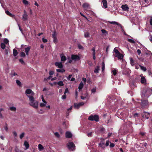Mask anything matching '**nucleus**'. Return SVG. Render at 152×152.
I'll list each match as a JSON object with an SVG mask.
<instances>
[{"instance_id": "obj_63", "label": "nucleus", "mask_w": 152, "mask_h": 152, "mask_svg": "<svg viewBox=\"0 0 152 152\" xmlns=\"http://www.w3.org/2000/svg\"><path fill=\"white\" fill-rule=\"evenodd\" d=\"M78 47L80 49H83V47L80 45L79 44L78 45Z\"/></svg>"}, {"instance_id": "obj_46", "label": "nucleus", "mask_w": 152, "mask_h": 152, "mask_svg": "<svg viewBox=\"0 0 152 152\" xmlns=\"http://www.w3.org/2000/svg\"><path fill=\"white\" fill-rule=\"evenodd\" d=\"M4 44H7L9 42V40L7 39H4Z\"/></svg>"}, {"instance_id": "obj_39", "label": "nucleus", "mask_w": 152, "mask_h": 152, "mask_svg": "<svg viewBox=\"0 0 152 152\" xmlns=\"http://www.w3.org/2000/svg\"><path fill=\"white\" fill-rule=\"evenodd\" d=\"M10 75H11L12 77H13V76L17 75V74L15 72H12L10 73Z\"/></svg>"}, {"instance_id": "obj_30", "label": "nucleus", "mask_w": 152, "mask_h": 152, "mask_svg": "<svg viewBox=\"0 0 152 152\" xmlns=\"http://www.w3.org/2000/svg\"><path fill=\"white\" fill-rule=\"evenodd\" d=\"M38 147L39 150V151H41L43 150L44 148L43 147L41 144H39L38 145Z\"/></svg>"}, {"instance_id": "obj_59", "label": "nucleus", "mask_w": 152, "mask_h": 152, "mask_svg": "<svg viewBox=\"0 0 152 152\" xmlns=\"http://www.w3.org/2000/svg\"><path fill=\"white\" fill-rule=\"evenodd\" d=\"M53 38H56V32L55 31L54 32L53 34L52 35Z\"/></svg>"}, {"instance_id": "obj_5", "label": "nucleus", "mask_w": 152, "mask_h": 152, "mask_svg": "<svg viewBox=\"0 0 152 152\" xmlns=\"http://www.w3.org/2000/svg\"><path fill=\"white\" fill-rule=\"evenodd\" d=\"M67 146L70 150L73 151L75 149V145L72 142H69Z\"/></svg>"}, {"instance_id": "obj_47", "label": "nucleus", "mask_w": 152, "mask_h": 152, "mask_svg": "<svg viewBox=\"0 0 152 152\" xmlns=\"http://www.w3.org/2000/svg\"><path fill=\"white\" fill-rule=\"evenodd\" d=\"M24 135L25 133L24 132H23L20 135V139H22L24 137Z\"/></svg>"}, {"instance_id": "obj_54", "label": "nucleus", "mask_w": 152, "mask_h": 152, "mask_svg": "<svg viewBox=\"0 0 152 152\" xmlns=\"http://www.w3.org/2000/svg\"><path fill=\"white\" fill-rule=\"evenodd\" d=\"M40 111H38V113H39L41 114H42L43 113H44V112L42 110L40 109Z\"/></svg>"}, {"instance_id": "obj_11", "label": "nucleus", "mask_w": 152, "mask_h": 152, "mask_svg": "<svg viewBox=\"0 0 152 152\" xmlns=\"http://www.w3.org/2000/svg\"><path fill=\"white\" fill-rule=\"evenodd\" d=\"M142 106L144 107L147 105L148 104V101L146 100H145L143 99L142 98L141 100Z\"/></svg>"}, {"instance_id": "obj_43", "label": "nucleus", "mask_w": 152, "mask_h": 152, "mask_svg": "<svg viewBox=\"0 0 152 152\" xmlns=\"http://www.w3.org/2000/svg\"><path fill=\"white\" fill-rule=\"evenodd\" d=\"M4 110L3 109L1 108L0 109V118H3L2 114L1 113V111Z\"/></svg>"}, {"instance_id": "obj_40", "label": "nucleus", "mask_w": 152, "mask_h": 152, "mask_svg": "<svg viewBox=\"0 0 152 152\" xmlns=\"http://www.w3.org/2000/svg\"><path fill=\"white\" fill-rule=\"evenodd\" d=\"M113 51L115 53L116 55H117V54H118L120 53L118 50L116 49L115 48H114Z\"/></svg>"}, {"instance_id": "obj_21", "label": "nucleus", "mask_w": 152, "mask_h": 152, "mask_svg": "<svg viewBox=\"0 0 152 152\" xmlns=\"http://www.w3.org/2000/svg\"><path fill=\"white\" fill-rule=\"evenodd\" d=\"M30 47H28L25 48V52H26V54L28 56V52L30 50Z\"/></svg>"}, {"instance_id": "obj_36", "label": "nucleus", "mask_w": 152, "mask_h": 152, "mask_svg": "<svg viewBox=\"0 0 152 152\" xmlns=\"http://www.w3.org/2000/svg\"><path fill=\"white\" fill-rule=\"evenodd\" d=\"M18 54V52L17 50L14 49L13 51V55L14 56H16Z\"/></svg>"}, {"instance_id": "obj_4", "label": "nucleus", "mask_w": 152, "mask_h": 152, "mask_svg": "<svg viewBox=\"0 0 152 152\" xmlns=\"http://www.w3.org/2000/svg\"><path fill=\"white\" fill-rule=\"evenodd\" d=\"M88 119L90 121H96L97 122L99 121V116L96 115H91L89 117Z\"/></svg>"}, {"instance_id": "obj_61", "label": "nucleus", "mask_w": 152, "mask_h": 152, "mask_svg": "<svg viewBox=\"0 0 152 152\" xmlns=\"http://www.w3.org/2000/svg\"><path fill=\"white\" fill-rule=\"evenodd\" d=\"M115 146V144L113 143H110V146L111 148Z\"/></svg>"}, {"instance_id": "obj_7", "label": "nucleus", "mask_w": 152, "mask_h": 152, "mask_svg": "<svg viewBox=\"0 0 152 152\" xmlns=\"http://www.w3.org/2000/svg\"><path fill=\"white\" fill-rule=\"evenodd\" d=\"M129 84L130 87L132 88H134L137 87L136 82H135L134 81H132V82H130Z\"/></svg>"}, {"instance_id": "obj_55", "label": "nucleus", "mask_w": 152, "mask_h": 152, "mask_svg": "<svg viewBox=\"0 0 152 152\" xmlns=\"http://www.w3.org/2000/svg\"><path fill=\"white\" fill-rule=\"evenodd\" d=\"M20 56L22 57H24L25 56V54L23 52H22L20 54Z\"/></svg>"}, {"instance_id": "obj_50", "label": "nucleus", "mask_w": 152, "mask_h": 152, "mask_svg": "<svg viewBox=\"0 0 152 152\" xmlns=\"http://www.w3.org/2000/svg\"><path fill=\"white\" fill-rule=\"evenodd\" d=\"M112 72L114 75H115L117 74V70L116 69H114L112 71Z\"/></svg>"}, {"instance_id": "obj_25", "label": "nucleus", "mask_w": 152, "mask_h": 152, "mask_svg": "<svg viewBox=\"0 0 152 152\" xmlns=\"http://www.w3.org/2000/svg\"><path fill=\"white\" fill-rule=\"evenodd\" d=\"M140 79V77L139 76H137L135 79L133 80L135 82L137 83L139 82Z\"/></svg>"}, {"instance_id": "obj_6", "label": "nucleus", "mask_w": 152, "mask_h": 152, "mask_svg": "<svg viewBox=\"0 0 152 152\" xmlns=\"http://www.w3.org/2000/svg\"><path fill=\"white\" fill-rule=\"evenodd\" d=\"M131 70L127 68L124 69L122 71L123 74L127 75H129L131 73Z\"/></svg>"}, {"instance_id": "obj_52", "label": "nucleus", "mask_w": 152, "mask_h": 152, "mask_svg": "<svg viewBox=\"0 0 152 152\" xmlns=\"http://www.w3.org/2000/svg\"><path fill=\"white\" fill-rule=\"evenodd\" d=\"M80 15L81 16H82L84 17L87 20H88V19L87 18L86 16H85L84 15H83V13H82L81 12H80Z\"/></svg>"}, {"instance_id": "obj_10", "label": "nucleus", "mask_w": 152, "mask_h": 152, "mask_svg": "<svg viewBox=\"0 0 152 152\" xmlns=\"http://www.w3.org/2000/svg\"><path fill=\"white\" fill-rule=\"evenodd\" d=\"M72 59L73 60H80V57L76 55H72L71 56Z\"/></svg>"}, {"instance_id": "obj_35", "label": "nucleus", "mask_w": 152, "mask_h": 152, "mask_svg": "<svg viewBox=\"0 0 152 152\" xmlns=\"http://www.w3.org/2000/svg\"><path fill=\"white\" fill-rule=\"evenodd\" d=\"M57 84L60 86H62L64 85V84L62 81H59L57 82Z\"/></svg>"}, {"instance_id": "obj_15", "label": "nucleus", "mask_w": 152, "mask_h": 152, "mask_svg": "<svg viewBox=\"0 0 152 152\" xmlns=\"http://www.w3.org/2000/svg\"><path fill=\"white\" fill-rule=\"evenodd\" d=\"M66 137V138H70L72 136V134L69 132H66L65 134Z\"/></svg>"}, {"instance_id": "obj_26", "label": "nucleus", "mask_w": 152, "mask_h": 152, "mask_svg": "<svg viewBox=\"0 0 152 152\" xmlns=\"http://www.w3.org/2000/svg\"><path fill=\"white\" fill-rule=\"evenodd\" d=\"M5 12L10 17H13L14 15L12 14H11L9 11L8 10H5Z\"/></svg>"}, {"instance_id": "obj_28", "label": "nucleus", "mask_w": 152, "mask_h": 152, "mask_svg": "<svg viewBox=\"0 0 152 152\" xmlns=\"http://www.w3.org/2000/svg\"><path fill=\"white\" fill-rule=\"evenodd\" d=\"M130 63L131 65L132 66H134V60L132 58H130Z\"/></svg>"}, {"instance_id": "obj_8", "label": "nucleus", "mask_w": 152, "mask_h": 152, "mask_svg": "<svg viewBox=\"0 0 152 152\" xmlns=\"http://www.w3.org/2000/svg\"><path fill=\"white\" fill-rule=\"evenodd\" d=\"M142 115V117H144L145 116V118L147 119H148L150 116V113L146 112H144Z\"/></svg>"}, {"instance_id": "obj_33", "label": "nucleus", "mask_w": 152, "mask_h": 152, "mask_svg": "<svg viewBox=\"0 0 152 152\" xmlns=\"http://www.w3.org/2000/svg\"><path fill=\"white\" fill-rule=\"evenodd\" d=\"M56 71L58 72H64L65 71V70L64 69H56Z\"/></svg>"}, {"instance_id": "obj_17", "label": "nucleus", "mask_w": 152, "mask_h": 152, "mask_svg": "<svg viewBox=\"0 0 152 152\" xmlns=\"http://www.w3.org/2000/svg\"><path fill=\"white\" fill-rule=\"evenodd\" d=\"M24 145L26 147L25 150H26L28 148L29 145L27 141H25Z\"/></svg>"}, {"instance_id": "obj_57", "label": "nucleus", "mask_w": 152, "mask_h": 152, "mask_svg": "<svg viewBox=\"0 0 152 152\" xmlns=\"http://www.w3.org/2000/svg\"><path fill=\"white\" fill-rule=\"evenodd\" d=\"M19 61L22 64L24 63V61L22 58L19 59Z\"/></svg>"}, {"instance_id": "obj_42", "label": "nucleus", "mask_w": 152, "mask_h": 152, "mask_svg": "<svg viewBox=\"0 0 152 152\" xmlns=\"http://www.w3.org/2000/svg\"><path fill=\"white\" fill-rule=\"evenodd\" d=\"M10 110L12 111H15L16 110V108L15 107H12L10 108Z\"/></svg>"}, {"instance_id": "obj_22", "label": "nucleus", "mask_w": 152, "mask_h": 152, "mask_svg": "<svg viewBox=\"0 0 152 152\" xmlns=\"http://www.w3.org/2000/svg\"><path fill=\"white\" fill-rule=\"evenodd\" d=\"M47 103L46 102H43V103L41 102L40 104V106L41 107H44L46 106V104Z\"/></svg>"}, {"instance_id": "obj_23", "label": "nucleus", "mask_w": 152, "mask_h": 152, "mask_svg": "<svg viewBox=\"0 0 152 152\" xmlns=\"http://www.w3.org/2000/svg\"><path fill=\"white\" fill-rule=\"evenodd\" d=\"M83 83L82 82H81L80 83L79 85V87H78V89H79V91H80V90H81V89H82L83 88Z\"/></svg>"}, {"instance_id": "obj_3", "label": "nucleus", "mask_w": 152, "mask_h": 152, "mask_svg": "<svg viewBox=\"0 0 152 152\" xmlns=\"http://www.w3.org/2000/svg\"><path fill=\"white\" fill-rule=\"evenodd\" d=\"M25 93L27 96L29 98L30 97H33L34 94V92L30 89H27Z\"/></svg>"}, {"instance_id": "obj_19", "label": "nucleus", "mask_w": 152, "mask_h": 152, "mask_svg": "<svg viewBox=\"0 0 152 152\" xmlns=\"http://www.w3.org/2000/svg\"><path fill=\"white\" fill-rule=\"evenodd\" d=\"M102 3L103 5V7L105 8L107 7V2L106 0H103L102 1Z\"/></svg>"}, {"instance_id": "obj_20", "label": "nucleus", "mask_w": 152, "mask_h": 152, "mask_svg": "<svg viewBox=\"0 0 152 152\" xmlns=\"http://www.w3.org/2000/svg\"><path fill=\"white\" fill-rule=\"evenodd\" d=\"M60 56L61 58V61H64L66 60V57L64 56L63 54H60Z\"/></svg>"}, {"instance_id": "obj_34", "label": "nucleus", "mask_w": 152, "mask_h": 152, "mask_svg": "<svg viewBox=\"0 0 152 152\" xmlns=\"http://www.w3.org/2000/svg\"><path fill=\"white\" fill-rule=\"evenodd\" d=\"M140 67L141 69L143 71L145 72L146 70V69L145 67H144L141 65H140Z\"/></svg>"}, {"instance_id": "obj_27", "label": "nucleus", "mask_w": 152, "mask_h": 152, "mask_svg": "<svg viewBox=\"0 0 152 152\" xmlns=\"http://www.w3.org/2000/svg\"><path fill=\"white\" fill-rule=\"evenodd\" d=\"M78 103H75L74 105V107L76 109H78L80 107Z\"/></svg>"}, {"instance_id": "obj_12", "label": "nucleus", "mask_w": 152, "mask_h": 152, "mask_svg": "<svg viewBox=\"0 0 152 152\" xmlns=\"http://www.w3.org/2000/svg\"><path fill=\"white\" fill-rule=\"evenodd\" d=\"M121 8L124 11H128L129 8L127 4L122 5L121 7Z\"/></svg>"}, {"instance_id": "obj_16", "label": "nucleus", "mask_w": 152, "mask_h": 152, "mask_svg": "<svg viewBox=\"0 0 152 152\" xmlns=\"http://www.w3.org/2000/svg\"><path fill=\"white\" fill-rule=\"evenodd\" d=\"M89 6V4L87 3H84L83 5V7L85 9H88Z\"/></svg>"}, {"instance_id": "obj_49", "label": "nucleus", "mask_w": 152, "mask_h": 152, "mask_svg": "<svg viewBox=\"0 0 152 152\" xmlns=\"http://www.w3.org/2000/svg\"><path fill=\"white\" fill-rule=\"evenodd\" d=\"M54 135L58 138L59 137H60V135L59 134L58 132H56L55 133Z\"/></svg>"}, {"instance_id": "obj_48", "label": "nucleus", "mask_w": 152, "mask_h": 152, "mask_svg": "<svg viewBox=\"0 0 152 152\" xmlns=\"http://www.w3.org/2000/svg\"><path fill=\"white\" fill-rule=\"evenodd\" d=\"M92 132H90L87 134V135L88 137H90L92 136Z\"/></svg>"}, {"instance_id": "obj_38", "label": "nucleus", "mask_w": 152, "mask_h": 152, "mask_svg": "<svg viewBox=\"0 0 152 152\" xmlns=\"http://www.w3.org/2000/svg\"><path fill=\"white\" fill-rule=\"evenodd\" d=\"M102 71H103L105 69V64L104 62H102Z\"/></svg>"}, {"instance_id": "obj_24", "label": "nucleus", "mask_w": 152, "mask_h": 152, "mask_svg": "<svg viewBox=\"0 0 152 152\" xmlns=\"http://www.w3.org/2000/svg\"><path fill=\"white\" fill-rule=\"evenodd\" d=\"M99 146L102 149L105 148L104 143V142H100L99 143Z\"/></svg>"}, {"instance_id": "obj_56", "label": "nucleus", "mask_w": 152, "mask_h": 152, "mask_svg": "<svg viewBox=\"0 0 152 152\" xmlns=\"http://www.w3.org/2000/svg\"><path fill=\"white\" fill-rule=\"evenodd\" d=\"M13 133L14 137H16L17 136V134L15 131H14L13 132Z\"/></svg>"}, {"instance_id": "obj_1", "label": "nucleus", "mask_w": 152, "mask_h": 152, "mask_svg": "<svg viewBox=\"0 0 152 152\" xmlns=\"http://www.w3.org/2000/svg\"><path fill=\"white\" fill-rule=\"evenodd\" d=\"M152 94V90L149 88H144L142 91L141 96L142 98L146 99Z\"/></svg>"}, {"instance_id": "obj_45", "label": "nucleus", "mask_w": 152, "mask_h": 152, "mask_svg": "<svg viewBox=\"0 0 152 152\" xmlns=\"http://www.w3.org/2000/svg\"><path fill=\"white\" fill-rule=\"evenodd\" d=\"M23 3L25 5L28 4V2L26 0H22Z\"/></svg>"}, {"instance_id": "obj_53", "label": "nucleus", "mask_w": 152, "mask_h": 152, "mask_svg": "<svg viewBox=\"0 0 152 152\" xmlns=\"http://www.w3.org/2000/svg\"><path fill=\"white\" fill-rule=\"evenodd\" d=\"M118 25V26H120L121 28L122 31H124V30L123 29L124 27L120 24L119 23Z\"/></svg>"}, {"instance_id": "obj_44", "label": "nucleus", "mask_w": 152, "mask_h": 152, "mask_svg": "<svg viewBox=\"0 0 152 152\" xmlns=\"http://www.w3.org/2000/svg\"><path fill=\"white\" fill-rule=\"evenodd\" d=\"M96 88H93L91 90V93H93V94H94L96 91Z\"/></svg>"}, {"instance_id": "obj_37", "label": "nucleus", "mask_w": 152, "mask_h": 152, "mask_svg": "<svg viewBox=\"0 0 152 152\" xmlns=\"http://www.w3.org/2000/svg\"><path fill=\"white\" fill-rule=\"evenodd\" d=\"M16 83L19 86H20L22 85V84L21 83V82L19 80H16Z\"/></svg>"}, {"instance_id": "obj_2", "label": "nucleus", "mask_w": 152, "mask_h": 152, "mask_svg": "<svg viewBox=\"0 0 152 152\" xmlns=\"http://www.w3.org/2000/svg\"><path fill=\"white\" fill-rule=\"evenodd\" d=\"M29 104L34 108L37 109L38 106V102L35 99L34 97H29Z\"/></svg>"}, {"instance_id": "obj_31", "label": "nucleus", "mask_w": 152, "mask_h": 152, "mask_svg": "<svg viewBox=\"0 0 152 152\" xmlns=\"http://www.w3.org/2000/svg\"><path fill=\"white\" fill-rule=\"evenodd\" d=\"M99 67L97 66L96 67L94 71V73H97L99 72Z\"/></svg>"}, {"instance_id": "obj_29", "label": "nucleus", "mask_w": 152, "mask_h": 152, "mask_svg": "<svg viewBox=\"0 0 152 152\" xmlns=\"http://www.w3.org/2000/svg\"><path fill=\"white\" fill-rule=\"evenodd\" d=\"M127 41L131 43L134 44L135 43V41L131 39H127Z\"/></svg>"}, {"instance_id": "obj_13", "label": "nucleus", "mask_w": 152, "mask_h": 152, "mask_svg": "<svg viewBox=\"0 0 152 152\" xmlns=\"http://www.w3.org/2000/svg\"><path fill=\"white\" fill-rule=\"evenodd\" d=\"M141 77V80L140 82L142 84L145 83H146V80L145 78V77L143 76L142 75H140Z\"/></svg>"}, {"instance_id": "obj_9", "label": "nucleus", "mask_w": 152, "mask_h": 152, "mask_svg": "<svg viewBox=\"0 0 152 152\" xmlns=\"http://www.w3.org/2000/svg\"><path fill=\"white\" fill-rule=\"evenodd\" d=\"M23 21H26L27 19L28 15L27 14L26 11L24 10V14L23 15Z\"/></svg>"}, {"instance_id": "obj_18", "label": "nucleus", "mask_w": 152, "mask_h": 152, "mask_svg": "<svg viewBox=\"0 0 152 152\" xmlns=\"http://www.w3.org/2000/svg\"><path fill=\"white\" fill-rule=\"evenodd\" d=\"M115 56L117 57L118 58L121 59L123 58L124 56L122 54L120 53L116 55Z\"/></svg>"}, {"instance_id": "obj_41", "label": "nucleus", "mask_w": 152, "mask_h": 152, "mask_svg": "<svg viewBox=\"0 0 152 152\" xmlns=\"http://www.w3.org/2000/svg\"><path fill=\"white\" fill-rule=\"evenodd\" d=\"M1 46L2 49H4L5 48L6 46L4 43H2L1 44Z\"/></svg>"}, {"instance_id": "obj_32", "label": "nucleus", "mask_w": 152, "mask_h": 152, "mask_svg": "<svg viewBox=\"0 0 152 152\" xmlns=\"http://www.w3.org/2000/svg\"><path fill=\"white\" fill-rule=\"evenodd\" d=\"M108 22L110 24H113V25H118L119 23L115 21H109Z\"/></svg>"}, {"instance_id": "obj_58", "label": "nucleus", "mask_w": 152, "mask_h": 152, "mask_svg": "<svg viewBox=\"0 0 152 152\" xmlns=\"http://www.w3.org/2000/svg\"><path fill=\"white\" fill-rule=\"evenodd\" d=\"M101 31H102V33L103 34H105L106 33H107V31L105 30V29H102L101 30Z\"/></svg>"}, {"instance_id": "obj_62", "label": "nucleus", "mask_w": 152, "mask_h": 152, "mask_svg": "<svg viewBox=\"0 0 152 152\" xmlns=\"http://www.w3.org/2000/svg\"><path fill=\"white\" fill-rule=\"evenodd\" d=\"M49 73L50 75H52L54 74V72L53 71H50Z\"/></svg>"}, {"instance_id": "obj_51", "label": "nucleus", "mask_w": 152, "mask_h": 152, "mask_svg": "<svg viewBox=\"0 0 152 152\" xmlns=\"http://www.w3.org/2000/svg\"><path fill=\"white\" fill-rule=\"evenodd\" d=\"M92 50L93 51L92 53L93 55H95V50L94 48H93L92 49Z\"/></svg>"}, {"instance_id": "obj_64", "label": "nucleus", "mask_w": 152, "mask_h": 152, "mask_svg": "<svg viewBox=\"0 0 152 152\" xmlns=\"http://www.w3.org/2000/svg\"><path fill=\"white\" fill-rule=\"evenodd\" d=\"M66 96L65 94H64V95H63L61 97V98L62 99H66Z\"/></svg>"}, {"instance_id": "obj_14", "label": "nucleus", "mask_w": 152, "mask_h": 152, "mask_svg": "<svg viewBox=\"0 0 152 152\" xmlns=\"http://www.w3.org/2000/svg\"><path fill=\"white\" fill-rule=\"evenodd\" d=\"M55 65L57 66L59 68H61L63 67V65L61 62H56L55 63Z\"/></svg>"}, {"instance_id": "obj_60", "label": "nucleus", "mask_w": 152, "mask_h": 152, "mask_svg": "<svg viewBox=\"0 0 152 152\" xmlns=\"http://www.w3.org/2000/svg\"><path fill=\"white\" fill-rule=\"evenodd\" d=\"M150 20V23L151 26H152V16H151Z\"/></svg>"}]
</instances>
